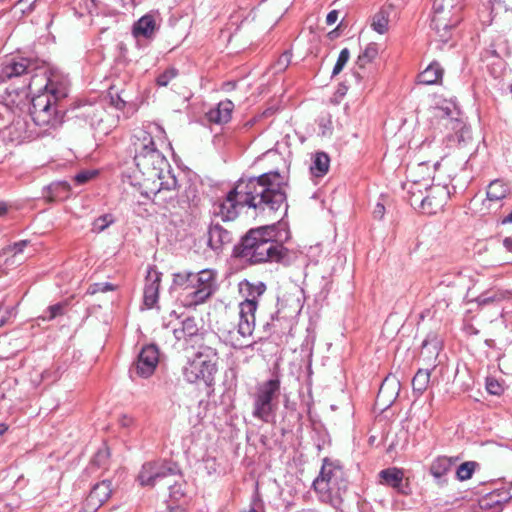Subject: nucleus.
Here are the masks:
<instances>
[{"label":"nucleus","instance_id":"nucleus-1","mask_svg":"<svg viewBox=\"0 0 512 512\" xmlns=\"http://www.w3.org/2000/svg\"><path fill=\"white\" fill-rule=\"evenodd\" d=\"M286 186L287 180L278 171L240 179L224 199L213 205V213L223 221H232L248 207L256 216L273 218L281 208H287Z\"/></svg>","mask_w":512,"mask_h":512},{"label":"nucleus","instance_id":"nucleus-2","mask_svg":"<svg viewBox=\"0 0 512 512\" xmlns=\"http://www.w3.org/2000/svg\"><path fill=\"white\" fill-rule=\"evenodd\" d=\"M275 224L250 229L234 247L236 258L250 265L281 262L288 250L277 239Z\"/></svg>","mask_w":512,"mask_h":512},{"label":"nucleus","instance_id":"nucleus-3","mask_svg":"<svg viewBox=\"0 0 512 512\" xmlns=\"http://www.w3.org/2000/svg\"><path fill=\"white\" fill-rule=\"evenodd\" d=\"M132 146L135 165L145 176V182L154 181L163 170L170 168L165 156L155 147L153 137L147 131L136 132L133 135Z\"/></svg>","mask_w":512,"mask_h":512},{"label":"nucleus","instance_id":"nucleus-4","mask_svg":"<svg viewBox=\"0 0 512 512\" xmlns=\"http://www.w3.org/2000/svg\"><path fill=\"white\" fill-rule=\"evenodd\" d=\"M349 486L346 473L341 465L324 459L319 476L314 480L313 487L321 501L338 506Z\"/></svg>","mask_w":512,"mask_h":512},{"label":"nucleus","instance_id":"nucleus-5","mask_svg":"<svg viewBox=\"0 0 512 512\" xmlns=\"http://www.w3.org/2000/svg\"><path fill=\"white\" fill-rule=\"evenodd\" d=\"M42 62L28 57H12L1 64L0 81L18 80L21 85L13 91L16 98L27 97L26 89L37 86L39 74L33 73L42 68Z\"/></svg>","mask_w":512,"mask_h":512},{"label":"nucleus","instance_id":"nucleus-6","mask_svg":"<svg viewBox=\"0 0 512 512\" xmlns=\"http://www.w3.org/2000/svg\"><path fill=\"white\" fill-rule=\"evenodd\" d=\"M280 393L281 381L278 376L260 383L254 394L252 415L265 423L274 422Z\"/></svg>","mask_w":512,"mask_h":512},{"label":"nucleus","instance_id":"nucleus-7","mask_svg":"<svg viewBox=\"0 0 512 512\" xmlns=\"http://www.w3.org/2000/svg\"><path fill=\"white\" fill-rule=\"evenodd\" d=\"M462 0H433L431 28L442 42H447L450 30L461 21Z\"/></svg>","mask_w":512,"mask_h":512},{"label":"nucleus","instance_id":"nucleus-8","mask_svg":"<svg viewBox=\"0 0 512 512\" xmlns=\"http://www.w3.org/2000/svg\"><path fill=\"white\" fill-rule=\"evenodd\" d=\"M216 359V349L208 346L201 347L184 368V378L189 383L203 382L206 386H211L217 372Z\"/></svg>","mask_w":512,"mask_h":512},{"label":"nucleus","instance_id":"nucleus-9","mask_svg":"<svg viewBox=\"0 0 512 512\" xmlns=\"http://www.w3.org/2000/svg\"><path fill=\"white\" fill-rule=\"evenodd\" d=\"M179 476V468L173 462L158 460L142 465L137 480L141 486L163 485L171 489Z\"/></svg>","mask_w":512,"mask_h":512},{"label":"nucleus","instance_id":"nucleus-10","mask_svg":"<svg viewBox=\"0 0 512 512\" xmlns=\"http://www.w3.org/2000/svg\"><path fill=\"white\" fill-rule=\"evenodd\" d=\"M409 193L411 194L410 205L427 215L441 211L450 198V190L446 185L441 184L425 186V191L418 189L415 192L410 189Z\"/></svg>","mask_w":512,"mask_h":512},{"label":"nucleus","instance_id":"nucleus-11","mask_svg":"<svg viewBox=\"0 0 512 512\" xmlns=\"http://www.w3.org/2000/svg\"><path fill=\"white\" fill-rule=\"evenodd\" d=\"M29 114L35 125L39 127L55 128L62 122L57 102H54L53 96L44 91L32 97Z\"/></svg>","mask_w":512,"mask_h":512},{"label":"nucleus","instance_id":"nucleus-12","mask_svg":"<svg viewBox=\"0 0 512 512\" xmlns=\"http://www.w3.org/2000/svg\"><path fill=\"white\" fill-rule=\"evenodd\" d=\"M191 291L186 297V307H196L204 304L218 289L217 273L211 269H204L194 274Z\"/></svg>","mask_w":512,"mask_h":512},{"label":"nucleus","instance_id":"nucleus-13","mask_svg":"<svg viewBox=\"0 0 512 512\" xmlns=\"http://www.w3.org/2000/svg\"><path fill=\"white\" fill-rule=\"evenodd\" d=\"M153 187H146L143 195L147 198L153 196V201L157 204L166 203L174 199L176 196L177 179L171 172L170 168L162 171L159 177H155L154 181H150Z\"/></svg>","mask_w":512,"mask_h":512},{"label":"nucleus","instance_id":"nucleus-14","mask_svg":"<svg viewBox=\"0 0 512 512\" xmlns=\"http://www.w3.org/2000/svg\"><path fill=\"white\" fill-rule=\"evenodd\" d=\"M158 363L159 351L157 346L154 344L146 345L141 349L137 360L130 369V373H135L142 378H148L154 373Z\"/></svg>","mask_w":512,"mask_h":512},{"label":"nucleus","instance_id":"nucleus-15","mask_svg":"<svg viewBox=\"0 0 512 512\" xmlns=\"http://www.w3.org/2000/svg\"><path fill=\"white\" fill-rule=\"evenodd\" d=\"M42 82H44V92L53 96L54 102H58L68 95L69 82L65 77H60L56 74L48 76L45 70L43 74L39 75L37 84H41Z\"/></svg>","mask_w":512,"mask_h":512},{"label":"nucleus","instance_id":"nucleus-16","mask_svg":"<svg viewBox=\"0 0 512 512\" xmlns=\"http://www.w3.org/2000/svg\"><path fill=\"white\" fill-rule=\"evenodd\" d=\"M256 305L252 301H242L239 304V322L237 331L243 338L252 336L255 329Z\"/></svg>","mask_w":512,"mask_h":512},{"label":"nucleus","instance_id":"nucleus-17","mask_svg":"<svg viewBox=\"0 0 512 512\" xmlns=\"http://www.w3.org/2000/svg\"><path fill=\"white\" fill-rule=\"evenodd\" d=\"M112 483L103 480L96 483L85 500V508L89 512L97 511L111 496Z\"/></svg>","mask_w":512,"mask_h":512},{"label":"nucleus","instance_id":"nucleus-18","mask_svg":"<svg viewBox=\"0 0 512 512\" xmlns=\"http://www.w3.org/2000/svg\"><path fill=\"white\" fill-rule=\"evenodd\" d=\"M162 273L150 267L147 271L144 286V304L147 308H153L159 298V289Z\"/></svg>","mask_w":512,"mask_h":512},{"label":"nucleus","instance_id":"nucleus-19","mask_svg":"<svg viewBox=\"0 0 512 512\" xmlns=\"http://www.w3.org/2000/svg\"><path fill=\"white\" fill-rule=\"evenodd\" d=\"M160 29V20L154 14L148 13L133 24L132 34L135 38L152 39Z\"/></svg>","mask_w":512,"mask_h":512},{"label":"nucleus","instance_id":"nucleus-20","mask_svg":"<svg viewBox=\"0 0 512 512\" xmlns=\"http://www.w3.org/2000/svg\"><path fill=\"white\" fill-rule=\"evenodd\" d=\"M232 242V233L218 223H212L208 229V245L214 251L222 249Z\"/></svg>","mask_w":512,"mask_h":512},{"label":"nucleus","instance_id":"nucleus-21","mask_svg":"<svg viewBox=\"0 0 512 512\" xmlns=\"http://www.w3.org/2000/svg\"><path fill=\"white\" fill-rule=\"evenodd\" d=\"M234 104L231 100H224L217 104L216 107L210 109L206 116L209 122L222 125L230 121Z\"/></svg>","mask_w":512,"mask_h":512},{"label":"nucleus","instance_id":"nucleus-22","mask_svg":"<svg viewBox=\"0 0 512 512\" xmlns=\"http://www.w3.org/2000/svg\"><path fill=\"white\" fill-rule=\"evenodd\" d=\"M194 272L181 271L173 274V280L170 289L174 291H180V298L185 305L186 297L191 291V283L195 278Z\"/></svg>","mask_w":512,"mask_h":512},{"label":"nucleus","instance_id":"nucleus-23","mask_svg":"<svg viewBox=\"0 0 512 512\" xmlns=\"http://www.w3.org/2000/svg\"><path fill=\"white\" fill-rule=\"evenodd\" d=\"M266 336L276 335L282 337L291 329V320L287 317H281L279 312L271 315L270 321L263 325Z\"/></svg>","mask_w":512,"mask_h":512},{"label":"nucleus","instance_id":"nucleus-24","mask_svg":"<svg viewBox=\"0 0 512 512\" xmlns=\"http://www.w3.org/2000/svg\"><path fill=\"white\" fill-rule=\"evenodd\" d=\"M403 477V472L395 467L384 469L379 472L380 483L392 487L400 493H404Z\"/></svg>","mask_w":512,"mask_h":512},{"label":"nucleus","instance_id":"nucleus-25","mask_svg":"<svg viewBox=\"0 0 512 512\" xmlns=\"http://www.w3.org/2000/svg\"><path fill=\"white\" fill-rule=\"evenodd\" d=\"M399 391V383L395 379L385 378L377 395V401L389 406L396 399Z\"/></svg>","mask_w":512,"mask_h":512},{"label":"nucleus","instance_id":"nucleus-26","mask_svg":"<svg viewBox=\"0 0 512 512\" xmlns=\"http://www.w3.org/2000/svg\"><path fill=\"white\" fill-rule=\"evenodd\" d=\"M240 293L245 297L244 301H252L256 308L258 307V298L266 291V285L263 282L252 283L243 280L239 283Z\"/></svg>","mask_w":512,"mask_h":512},{"label":"nucleus","instance_id":"nucleus-27","mask_svg":"<svg viewBox=\"0 0 512 512\" xmlns=\"http://www.w3.org/2000/svg\"><path fill=\"white\" fill-rule=\"evenodd\" d=\"M451 467L452 461L450 458L439 456L432 461L429 471L439 484H443L446 482L444 476L450 471Z\"/></svg>","mask_w":512,"mask_h":512},{"label":"nucleus","instance_id":"nucleus-28","mask_svg":"<svg viewBox=\"0 0 512 512\" xmlns=\"http://www.w3.org/2000/svg\"><path fill=\"white\" fill-rule=\"evenodd\" d=\"M199 331L194 317H187L181 322V326L173 329L174 337L178 340H188L196 336Z\"/></svg>","mask_w":512,"mask_h":512},{"label":"nucleus","instance_id":"nucleus-29","mask_svg":"<svg viewBox=\"0 0 512 512\" xmlns=\"http://www.w3.org/2000/svg\"><path fill=\"white\" fill-rule=\"evenodd\" d=\"M510 193V186L503 180L496 179L490 182L487 188V199L490 202H498Z\"/></svg>","mask_w":512,"mask_h":512},{"label":"nucleus","instance_id":"nucleus-30","mask_svg":"<svg viewBox=\"0 0 512 512\" xmlns=\"http://www.w3.org/2000/svg\"><path fill=\"white\" fill-rule=\"evenodd\" d=\"M443 75V69L437 62L431 63L424 71L418 75V83L425 85L437 84Z\"/></svg>","mask_w":512,"mask_h":512},{"label":"nucleus","instance_id":"nucleus-31","mask_svg":"<svg viewBox=\"0 0 512 512\" xmlns=\"http://www.w3.org/2000/svg\"><path fill=\"white\" fill-rule=\"evenodd\" d=\"M330 158L325 152H316L312 159L310 171L313 176L323 177L329 170Z\"/></svg>","mask_w":512,"mask_h":512},{"label":"nucleus","instance_id":"nucleus-32","mask_svg":"<svg viewBox=\"0 0 512 512\" xmlns=\"http://www.w3.org/2000/svg\"><path fill=\"white\" fill-rule=\"evenodd\" d=\"M431 371L428 369H419L412 379L414 392L422 394L428 387L430 382Z\"/></svg>","mask_w":512,"mask_h":512},{"label":"nucleus","instance_id":"nucleus-33","mask_svg":"<svg viewBox=\"0 0 512 512\" xmlns=\"http://www.w3.org/2000/svg\"><path fill=\"white\" fill-rule=\"evenodd\" d=\"M388 24L389 12L387 10L381 9L373 16L371 27L379 34H384L388 30Z\"/></svg>","mask_w":512,"mask_h":512},{"label":"nucleus","instance_id":"nucleus-34","mask_svg":"<svg viewBox=\"0 0 512 512\" xmlns=\"http://www.w3.org/2000/svg\"><path fill=\"white\" fill-rule=\"evenodd\" d=\"M378 55V46L376 43H369L364 51L359 54L356 62L358 67L365 68L367 64L372 62L373 59Z\"/></svg>","mask_w":512,"mask_h":512},{"label":"nucleus","instance_id":"nucleus-35","mask_svg":"<svg viewBox=\"0 0 512 512\" xmlns=\"http://www.w3.org/2000/svg\"><path fill=\"white\" fill-rule=\"evenodd\" d=\"M67 309V302H59L49 306L41 316L44 321H51L59 316L65 314Z\"/></svg>","mask_w":512,"mask_h":512},{"label":"nucleus","instance_id":"nucleus-36","mask_svg":"<svg viewBox=\"0 0 512 512\" xmlns=\"http://www.w3.org/2000/svg\"><path fill=\"white\" fill-rule=\"evenodd\" d=\"M50 197L52 199H60L68 196L70 185L67 182H54L48 186Z\"/></svg>","mask_w":512,"mask_h":512},{"label":"nucleus","instance_id":"nucleus-37","mask_svg":"<svg viewBox=\"0 0 512 512\" xmlns=\"http://www.w3.org/2000/svg\"><path fill=\"white\" fill-rule=\"evenodd\" d=\"M477 467L478 463L474 461H467L462 463L456 470V478L459 481H466L470 479Z\"/></svg>","mask_w":512,"mask_h":512},{"label":"nucleus","instance_id":"nucleus-38","mask_svg":"<svg viewBox=\"0 0 512 512\" xmlns=\"http://www.w3.org/2000/svg\"><path fill=\"white\" fill-rule=\"evenodd\" d=\"M352 77L354 78L355 84L358 88L363 89L365 88V83L369 78V73L365 68H360L357 65V62H355V65L351 72Z\"/></svg>","mask_w":512,"mask_h":512},{"label":"nucleus","instance_id":"nucleus-39","mask_svg":"<svg viewBox=\"0 0 512 512\" xmlns=\"http://www.w3.org/2000/svg\"><path fill=\"white\" fill-rule=\"evenodd\" d=\"M441 349V341L435 334H430L422 342V350H428L430 353L438 354Z\"/></svg>","mask_w":512,"mask_h":512},{"label":"nucleus","instance_id":"nucleus-40","mask_svg":"<svg viewBox=\"0 0 512 512\" xmlns=\"http://www.w3.org/2000/svg\"><path fill=\"white\" fill-rule=\"evenodd\" d=\"M349 58H350V51H349V49L348 48H343L340 51L338 59L336 61V64H335V66L333 68L332 76L338 75L343 70V68L347 64Z\"/></svg>","mask_w":512,"mask_h":512},{"label":"nucleus","instance_id":"nucleus-41","mask_svg":"<svg viewBox=\"0 0 512 512\" xmlns=\"http://www.w3.org/2000/svg\"><path fill=\"white\" fill-rule=\"evenodd\" d=\"M113 222H114V218L111 214H106V215L100 216L94 220L92 230L94 232L100 233V232L104 231Z\"/></svg>","mask_w":512,"mask_h":512},{"label":"nucleus","instance_id":"nucleus-42","mask_svg":"<svg viewBox=\"0 0 512 512\" xmlns=\"http://www.w3.org/2000/svg\"><path fill=\"white\" fill-rule=\"evenodd\" d=\"M486 390L489 394L500 396L504 392L503 384L494 377L486 378Z\"/></svg>","mask_w":512,"mask_h":512},{"label":"nucleus","instance_id":"nucleus-43","mask_svg":"<svg viewBox=\"0 0 512 512\" xmlns=\"http://www.w3.org/2000/svg\"><path fill=\"white\" fill-rule=\"evenodd\" d=\"M178 75V71L175 68H169L165 70L163 73L159 74L156 82L159 86H167L172 79H174Z\"/></svg>","mask_w":512,"mask_h":512},{"label":"nucleus","instance_id":"nucleus-44","mask_svg":"<svg viewBox=\"0 0 512 512\" xmlns=\"http://www.w3.org/2000/svg\"><path fill=\"white\" fill-rule=\"evenodd\" d=\"M6 92L8 94V98L5 99L6 103H0V122L4 121L5 116L9 114L10 105H19V102L16 101V97H14L8 89Z\"/></svg>","mask_w":512,"mask_h":512},{"label":"nucleus","instance_id":"nucleus-45","mask_svg":"<svg viewBox=\"0 0 512 512\" xmlns=\"http://www.w3.org/2000/svg\"><path fill=\"white\" fill-rule=\"evenodd\" d=\"M28 243H29V241H27V240H21L19 242H15L14 244L3 248V254H8V253L13 252L14 255H17L19 253H22L24 248L28 245Z\"/></svg>","mask_w":512,"mask_h":512},{"label":"nucleus","instance_id":"nucleus-46","mask_svg":"<svg viewBox=\"0 0 512 512\" xmlns=\"http://www.w3.org/2000/svg\"><path fill=\"white\" fill-rule=\"evenodd\" d=\"M425 186H428L427 183H421L417 180H411V181H407L406 183L403 184V189L407 191V194H408V200L410 199V196L411 194L409 193V190H413L415 192H417L418 189H421L423 191H425Z\"/></svg>","mask_w":512,"mask_h":512},{"label":"nucleus","instance_id":"nucleus-47","mask_svg":"<svg viewBox=\"0 0 512 512\" xmlns=\"http://www.w3.org/2000/svg\"><path fill=\"white\" fill-rule=\"evenodd\" d=\"M114 290V286L110 283H95L88 288L89 294H95L98 292H107Z\"/></svg>","mask_w":512,"mask_h":512},{"label":"nucleus","instance_id":"nucleus-48","mask_svg":"<svg viewBox=\"0 0 512 512\" xmlns=\"http://www.w3.org/2000/svg\"><path fill=\"white\" fill-rule=\"evenodd\" d=\"M500 297L495 292H486L478 297V303L480 305H486L495 301H498Z\"/></svg>","mask_w":512,"mask_h":512},{"label":"nucleus","instance_id":"nucleus-49","mask_svg":"<svg viewBox=\"0 0 512 512\" xmlns=\"http://www.w3.org/2000/svg\"><path fill=\"white\" fill-rule=\"evenodd\" d=\"M109 456V452H108V449L107 448H104V449H100L94 459H93V462L97 465V466H103L105 463H106V460Z\"/></svg>","mask_w":512,"mask_h":512},{"label":"nucleus","instance_id":"nucleus-50","mask_svg":"<svg viewBox=\"0 0 512 512\" xmlns=\"http://www.w3.org/2000/svg\"><path fill=\"white\" fill-rule=\"evenodd\" d=\"M11 314L12 310L6 307L3 303H0V327L7 322Z\"/></svg>","mask_w":512,"mask_h":512},{"label":"nucleus","instance_id":"nucleus-51","mask_svg":"<svg viewBox=\"0 0 512 512\" xmlns=\"http://www.w3.org/2000/svg\"><path fill=\"white\" fill-rule=\"evenodd\" d=\"M93 176V173L90 172H80L77 175L74 176V181L76 184L81 185L86 183L88 180H90Z\"/></svg>","mask_w":512,"mask_h":512},{"label":"nucleus","instance_id":"nucleus-52","mask_svg":"<svg viewBox=\"0 0 512 512\" xmlns=\"http://www.w3.org/2000/svg\"><path fill=\"white\" fill-rule=\"evenodd\" d=\"M111 99H112V103L115 105L116 108L118 109H123L124 106L126 105V100L124 99V97L122 96V93L121 94H117L116 95V98H114V96H111Z\"/></svg>","mask_w":512,"mask_h":512},{"label":"nucleus","instance_id":"nucleus-53","mask_svg":"<svg viewBox=\"0 0 512 512\" xmlns=\"http://www.w3.org/2000/svg\"><path fill=\"white\" fill-rule=\"evenodd\" d=\"M338 15L339 13L337 10L330 11L326 17V23L328 25H333L338 20Z\"/></svg>","mask_w":512,"mask_h":512},{"label":"nucleus","instance_id":"nucleus-54","mask_svg":"<svg viewBox=\"0 0 512 512\" xmlns=\"http://www.w3.org/2000/svg\"><path fill=\"white\" fill-rule=\"evenodd\" d=\"M385 212V207L381 203H377L375 209H374V217L376 218H382Z\"/></svg>","mask_w":512,"mask_h":512},{"label":"nucleus","instance_id":"nucleus-55","mask_svg":"<svg viewBox=\"0 0 512 512\" xmlns=\"http://www.w3.org/2000/svg\"><path fill=\"white\" fill-rule=\"evenodd\" d=\"M120 423L123 427H129L133 423V418L130 416L124 415L121 418Z\"/></svg>","mask_w":512,"mask_h":512},{"label":"nucleus","instance_id":"nucleus-56","mask_svg":"<svg viewBox=\"0 0 512 512\" xmlns=\"http://www.w3.org/2000/svg\"><path fill=\"white\" fill-rule=\"evenodd\" d=\"M503 245L504 247L512 252V236L511 237H506L504 240H503Z\"/></svg>","mask_w":512,"mask_h":512},{"label":"nucleus","instance_id":"nucleus-57","mask_svg":"<svg viewBox=\"0 0 512 512\" xmlns=\"http://www.w3.org/2000/svg\"><path fill=\"white\" fill-rule=\"evenodd\" d=\"M8 211V205L3 202V201H0V217L1 216H4Z\"/></svg>","mask_w":512,"mask_h":512},{"label":"nucleus","instance_id":"nucleus-58","mask_svg":"<svg viewBox=\"0 0 512 512\" xmlns=\"http://www.w3.org/2000/svg\"><path fill=\"white\" fill-rule=\"evenodd\" d=\"M18 2L21 4H26L29 7H31L36 2V0H19Z\"/></svg>","mask_w":512,"mask_h":512},{"label":"nucleus","instance_id":"nucleus-59","mask_svg":"<svg viewBox=\"0 0 512 512\" xmlns=\"http://www.w3.org/2000/svg\"><path fill=\"white\" fill-rule=\"evenodd\" d=\"M503 223H512V211L503 219Z\"/></svg>","mask_w":512,"mask_h":512},{"label":"nucleus","instance_id":"nucleus-60","mask_svg":"<svg viewBox=\"0 0 512 512\" xmlns=\"http://www.w3.org/2000/svg\"><path fill=\"white\" fill-rule=\"evenodd\" d=\"M165 512H183V510L180 509L179 507H175V508H168Z\"/></svg>","mask_w":512,"mask_h":512},{"label":"nucleus","instance_id":"nucleus-61","mask_svg":"<svg viewBox=\"0 0 512 512\" xmlns=\"http://www.w3.org/2000/svg\"><path fill=\"white\" fill-rule=\"evenodd\" d=\"M7 430V426L5 424H0V436L4 434Z\"/></svg>","mask_w":512,"mask_h":512},{"label":"nucleus","instance_id":"nucleus-62","mask_svg":"<svg viewBox=\"0 0 512 512\" xmlns=\"http://www.w3.org/2000/svg\"><path fill=\"white\" fill-rule=\"evenodd\" d=\"M296 512H319V511L316 510V509H302V510H299V511H296Z\"/></svg>","mask_w":512,"mask_h":512},{"label":"nucleus","instance_id":"nucleus-63","mask_svg":"<svg viewBox=\"0 0 512 512\" xmlns=\"http://www.w3.org/2000/svg\"><path fill=\"white\" fill-rule=\"evenodd\" d=\"M2 507L4 508V510H6V507L0 502V512H4L2 511Z\"/></svg>","mask_w":512,"mask_h":512},{"label":"nucleus","instance_id":"nucleus-64","mask_svg":"<svg viewBox=\"0 0 512 512\" xmlns=\"http://www.w3.org/2000/svg\"><path fill=\"white\" fill-rule=\"evenodd\" d=\"M511 92H512V84H511Z\"/></svg>","mask_w":512,"mask_h":512}]
</instances>
